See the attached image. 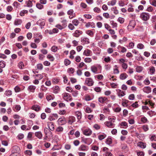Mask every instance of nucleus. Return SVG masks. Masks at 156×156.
<instances>
[{
    "instance_id": "obj_1",
    "label": "nucleus",
    "mask_w": 156,
    "mask_h": 156,
    "mask_svg": "<svg viewBox=\"0 0 156 156\" xmlns=\"http://www.w3.org/2000/svg\"><path fill=\"white\" fill-rule=\"evenodd\" d=\"M150 16V15L149 13L143 12L140 14V18L143 20L146 21L149 19Z\"/></svg>"
},
{
    "instance_id": "obj_2",
    "label": "nucleus",
    "mask_w": 156,
    "mask_h": 156,
    "mask_svg": "<svg viewBox=\"0 0 156 156\" xmlns=\"http://www.w3.org/2000/svg\"><path fill=\"white\" fill-rule=\"evenodd\" d=\"M94 82L91 78H87L85 79V84L88 86H91L94 85Z\"/></svg>"
},
{
    "instance_id": "obj_3",
    "label": "nucleus",
    "mask_w": 156,
    "mask_h": 156,
    "mask_svg": "<svg viewBox=\"0 0 156 156\" xmlns=\"http://www.w3.org/2000/svg\"><path fill=\"white\" fill-rule=\"evenodd\" d=\"M63 99L67 101H71L72 100V98L69 94L64 93L62 94Z\"/></svg>"
},
{
    "instance_id": "obj_4",
    "label": "nucleus",
    "mask_w": 156,
    "mask_h": 156,
    "mask_svg": "<svg viewBox=\"0 0 156 156\" xmlns=\"http://www.w3.org/2000/svg\"><path fill=\"white\" fill-rule=\"evenodd\" d=\"M136 25L135 21L134 20H132L129 22V25L127 26L128 29L131 31V30L133 29L135 27Z\"/></svg>"
},
{
    "instance_id": "obj_5",
    "label": "nucleus",
    "mask_w": 156,
    "mask_h": 156,
    "mask_svg": "<svg viewBox=\"0 0 156 156\" xmlns=\"http://www.w3.org/2000/svg\"><path fill=\"white\" fill-rule=\"evenodd\" d=\"M98 67L99 69H101V66L100 65H98L97 66L95 65L92 66L90 67L91 71L94 73H97V72L98 70Z\"/></svg>"
},
{
    "instance_id": "obj_6",
    "label": "nucleus",
    "mask_w": 156,
    "mask_h": 156,
    "mask_svg": "<svg viewBox=\"0 0 156 156\" xmlns=\"http://www.w3.org/2000/svg\"><path fill=\"white\" fill-rule=\"evenodd\" d=\"M57 122L59 125H64L66 123V121L64 117H62L59 118Z\"/></svg>"
},
{
    "instance_id": "obj_7",
    "label": "nucleus",
    "mask_w": 156,
    "mask_h": 156,
    "mask_svg": "<svg viewBox=\"0 0 156 156\" xmlns=\"http://www.w3.org/2000/svg\"><path fill=\"white\" fill-rule=\"evenodd\" d=\"M37 23L42 29L44 28V27L45 25V21L44 19H40L37 21Z\"/></svg>"
},
{
    "instance_id": "obj_8",
    "label": "nucleus",
    "mask_w": 156,
    "mask_h": 156,
    "mask_svg": "<svg viewBox=\"0 0 156 156\" xmlns=\"http://www.w3.org/2000/svg\"><path fill=\"white\" fill-rule=\"evenodd\" d=\"M88 149V147L83 144L81 145L78 148L79 151H87Z\"/></svg>"
},
{
    "instance_id": "obj_9",
    "label": "nucleus",
    "mask_w": 156,
    "mask_h": 156,
    "mask_svg": "<svg viewBox=\"0 0 156 156\" xmlns=\"http://www.w3.org/2000/svg\"><path fill=\"white\" fill-rule=\"evenodd\" d=\"M47 125L49 129L51 131H53L55 129L54 123L52 122H47Z\"/></svg>"
},
{
    "instance_id": "obj_10",
    "label": "nucleus",
    "mask_w": 156,
    "mask_h": 156,
    "mask_svg": "<svg viewBox=\"0 0 156 156\" xmlns=\"http://www.w3.org/2000/svg\"><path fill=\"white\" fill-rule=\"evenodd\" d=\"M105 125L108 127L112 128L114 127L115 124L113 123L112 122L107 121L105 122Z\"/></svg>"
},
{
    "instance_id": "obj_11",
    "label": "nucleus",
    "mask_w": 156,
    "mask_h": 156,
    "mask_svg": "<svg viewBox=\"0 0 156 156\" xmlns=\"http://www.w3.org/2000/svg\"><path fill=\"white\" fill-rule=\"evenodd\" d=\"M83 134L86 136L90 135L92 133L91 130L89 129H87L83 131Z\"/></svg>"
},
{
    "instance_id": "obj_12",
    "label": "nucleus",
    "mask_w": 156,
    "mask_h": 156,
    "mask_svg": "<svg viewBox=\"0 0 156 156\" xmlns=\"http://www.w3.org/2000/svg\"><path fill=\"white\" fill-rule=\"evenodd\" d=\"M92 52L91 50L88 49H87L84 50L83 52V55L87 56H91Z\"/></svg>"
},
{
    "instance_id": "obj_13",
    "label": "nucleus",
    "mask_w": 156,
    "mask_h": 156,
    "mask_svg": "<svg viewBox=\"0 0 156 156\" xmlns=\"http://www.w3.org/2000/svg\"><path fill=\"white\" fill-rule=\"evenodd\" d=\"M82 33L83 32L82 31L76 30L75 31V33L73 34V36L76 37H78L80 36V34H82Z\"/></svg>"
},
{
    "instance_id": "obj_14",
    "label": "nucleus",
    "mask_w": 156,
    "mask_h": 156,
    "mask_svg": "<svg viewBox=\"0 0 156 156\" xmlns=\"http://www.w3.org/2000/svg\"><path fill=\"white\" fill-rule=\"evenodd\" d=\"M143 91L146 93L148 94L151 91V88L149 86L144 87L143 89Z\"/></svg>"
},
{
    "instance_id": "obj_15",
    "label": "nucleus",
    "mask_w": 156,
    "mask_h": 156,
    "mask_svg": "<svg viewBox=\"0 0 156 156\" xmlns=\"http://www.w3.org/2000/svg\"><path fill=\"white\" fill-rule=\"evenodd\" d=\"M108 99L106 97H101L98 98V101L101 104H103Z\"/></svg>"
},
{
    "instance_id": "obj_16",
    "label": "nucleus",
    "mask_w": 156,
    "mask_h": 156,
    "mask_svg": "<svg viewBox=\"0 0 156 156\" xmlns=\"http://www.w3.org/2000/svg\"><path fill=\"white\" fill-rule=\"evenodd\" d=\"M35 136L39 139H42L43 136V134L41 131L36 132L35 133Z\"/></svg>"
},
{
    "instance_id": "obj_17",
    "label": "nucleus",
    "mask_w": 156,
    "mask_h": 156,
    "mask_svg": "<svg viewBox=\"0 0 156 156\" xmlns=\"http://www.w3.org/2000/svg\"><path fill=\"white\" fill-rule=\"evenodd\" d=\"M117 91L118 96L119 97H122L126 94L125 92L121 90L118 89Z\"/></svg>"
},
{
    "instance_id": "obj_18",
    "label": "nucleus",
    "mask_w": 156,
    "mask_h": 156,
    "mask_svg": "<svg viewBox=\"0 0 156 156\" xmlns=\"http://www.w3.org/2000/svg\"><path fill=\"white\" fill-rule=\"evenodd\" d=\"M76 119L73 116H70L69 117L68 123L70 124H72V123L75 121Z\"/></svg>"
},
{
    "instance_id": "obj_19",
    "label": "nucleus",
    "mask_w": 156,
    "mask_h": 156,
    "mask_svg": "<svg viewBox=\"0 0 156 156\" xmlns=\"http://www.w3.org/2000/svg\"><path fill=\"white\" fill-rule=\"evenodd\" d=\"M22 20L20 19H16L14 22V24L16 26L20 25L22 23Z\"/></svg>"
},
{
    "instance_id": "obj_20",
    "label": "nucleus",
    "mask_w": 156,
    "mask_h": 156,
    "mask_svg": "<svg viewBox=\"0 0 156 156\" xmlns=\"http://www.w3.org/2000/svg\"><path fill=\"white\" fill-rule=\"evenodd\" d=\"M75 115L77 116V118L79 121L81 119L82 117V114L79 111H76L75 113Z\"/></svg>"
},
{
    "instance_id": "obj_21",
    "label": "nucleus",
    "mask_w": 156,
    "mask_h": 156,
    "mask_svg": "<svg viewBox=\"0 0 156 156\" xmlns=\"http://www.w3.org/2000/svg\"><path fill=\"white\" fill-rule=\"evenodd\" d=\"M36 87L33 85H30L28 88V90L32 92H34L36 89Z\"/></svg>"
},
{
    "instance_id": "obj_22",
    "label": "nucleus",
    "mask_w": 156,
    "mask_h": 156,
    "mask_svg": "<svg viewBox=\"0 0 156 156\" xmlns=\"http://www.w3.org/2000/svg\"><path fill=\"white\" fill-rule=\"evenodd\" d=\"M128 77V75L125 73H123L121 74L119 78L122 80H124L126 79Z\"/></svg>"
},
{
    "instance_id": "obj_23",
    "label": "nucleus",
    "mask_w": 156,
    "mask_h": 156,
    "mask_svg": "<svg viewBox=\"0 0 156 156\" xmlns=\"http://www.w3.org/2000/svg\"><path fill=\"white\" fill-rule=\"evenodd\" d=\"M138 146L142 148H145L146 147V144L142 142H139L138 143Z\"/></svg>"
},
{
    "instance_id": "obj_24",
    "label": "nucleus",
    "mask_w": 156,
    "mask_h": 156,
    "mask_svg": "<svg viewBox=\"0 0 156 156\" xmlns=\"http://www.w3.org/2000/svg\"><path fill=\"white\" fill-rule=\"evenodd\" d=\"M32 108L36 111H38L40 110L41 108L39 105H34L32 106Z\"/></svg>"
},
{
    "instance_id": "obj_25",
    "label": "nucleus",
    "mask_w": 156,
    "mask_h": 156,
    "mask_svg": "<svg viewBox=\"0 0 156 156\" xmlns=\"http://www.w3.org/2000/svg\"><path fill=\"white\" fill-rule=\"evenodd\" d=\"M149 71L150 74L152 75L154 74L155 71V67L153 66H151L150 67Z\"/></svg>"
},
{
    "instance_id": "obj_26",
    "label": "nucleus",
    "mask_w": 156,
    "mask_h": 156,
    "mask_svg": "<svg viewBox=\"0 0 156 156\" xmlns=\"http://www.w3.org/2000/svg\"><path fill=\"white\" fill-rule=\"evenodd\" d=\"M116 2V0H112L111 1L108 2V5L113 6L115 4Z\"/></svg>"
},
{
    "instance_id": "obj_27",
    "label": "nucleus",
    "mask_w": 156,
    "mask_h": 156,
    "mask_svg": "<svg viewBox=\"0 0 156 156\" xmlns=\"http://www.w3.org/2000/svg\"><path fill=\"white\" fill-rule=\"evenodd\" d=\"M106 136V135L105 134V133H103L102 134H100L98 136V138L100 140H101L105 138Z\"/></svg>"
},
{
    "instance_id": "obj_28",
    "label": "nucleus",
    "mask_w": 156,
    "mask_h": 156,
    "mask_svg": "<svg viewBox=\"0 0 156 156\" xmlns=\"http://www.w3.org/2000/svg\"><path fill=\"white\" fill-rule=\"evenodd\" d=\"M47 57L48 59H49L50 61H53L55 59L54 57L50 54H49L47 55Z\"/></svg>"
},
{
    "instance_id": "obj_29",
    "label": "nucleus",
    "mask_w": 156,
    "mask_h": 156,
    "mask_svg": "<svg viewBox=\"0 0 156 156\" xmlns=\"http://www.w3.org/2000/svg\"><path fill=\"white\" fill-rule=\"evenodd\" d=\"M58 49V47L55 45L52 46L51 48V51L54 52H56Z\"/></svg>"
},
{
    "instance_id": "obj_30",
    "label": "nucleus",
    "mask_w": 156,
    "mask_h": 156,
    "mask_svg": "<svg viewBox=\"0 0 156 156\" xmlns=\"http://www.w3.org/2000/svg\"><path fill=\"white\" fill-rule=\"evenodd\" d=\"M143 69V68L141 66H137L136 67V72L140 73L142 71Z\"/></svg>"
},
{
    "instance_id": "obj_31",
    "label": "nucleus",
    "mask_w": 156,
    "mask_h": 156,
    "mask_svg": "<svg viewBox=\"0 0 156 156\" xmlns=\"http://www.w3.org/2000/svg\"><path fill=\"white\" fill-rule=\"evenodd\" d=\"M81 42L84 43H90L89 40L87 38H84L81 40Z\"/></svg>"
},
{
    "instance_id": "obj_32",
    "label": "nucleus",
    "mask_w": 156,
    "mask_h": 156,
    "mask_svg": "<svg viewBox=\"0 0 156 156\" xmlns=\"http://www.w3.org/2000/svg\"><path fill=\"white\" fill-rule=\"evenodd\" d=\"M12 94V92L11 90H7L5 93V94L7 96H9Z\"/></svg>"
},
{
    "instance_id": "obj_33",
    "label": "nucleus",
    "mask_w": 156,
    "mask_h": 156,
    "mask_svg": "<svg viewBox=\"0 0 156 156\" xmlns=\"http://www.w3.org/2000/svg\"><path fill=\"white\" fill-rule=\"evenodd\" d=\"M63 128L61 126L58 127L56 129V132L61 133L63 132Z\"/></svg>"
},
{
    "instance_id": "obj_34",
    "label": "nucleus",
    "mask_w": 156,
    "mask_h": 156,
    "mask_svg": "<svg viewBox=\"0 0 156 156\" xmlns=\"http://www.w3.org/2000/svg\"><path fill=\"white\" fill-rule=\"evenodd\" d=\"M72 23L74 25L77 26L79 24V22L77 20L74 19L72 21Z\"/></svg>"
},
{
    "instance_id": "obj_35",
    "label": "nucleus",
    "mask_w": 156,
    "mask_h": 156,
    "mask_svg": "<svg viewBox=\"0 0 156 156\" xmlns=\"http://www.w3.org/2000/svg\"><path fill=\"white\" fill-rule=\"evenodd\" d=\"M59 87L58 86H55L54 88L53 92L54 93H58L59 91Z\"/></svg>"
},
{
    "instance_id": "obj_36",
    "label": "nucleus",
    "mask_w": 156,
    "mask_h": 156,
    "mask_svg": "<svg viewBox=\"0 0 156 156\" xmlns=\"http://www.w3.org/2000/svg\"><path fill=\"white\" fill-rule=\"evenodd\" d=\"M74 11L73 9H70L67 12V14L69 15H70L73 16H75V13H73Z\"/></svg>"
},
{
    "instance_id": "obj_37",
    "label": "nucleus",
    "mask_w": 156,
    "mask_h": 156,
    "mask_svg": "<svg viewBox=\"0 0 156 156\" xmlns=\"http://www.w3.org/2000/svg\"><path fill=\"white\" fill-rule=\"evenodd\" d=\"M14 153H16L20 150V148L17 146H14L13 147Z\"/></svg>"
},
{
    "instance_id": "obj_38",
    "label": "nucleus",
    "mask_w": 156,
    "mask_h": 156,
    "mask_svg": "<svg viewBox=\"0 0 156 156\" xmlns=\"http://www.w3.org/2000/svg\"><path fill=\"white\" fill-rule=\"evenodd\" d=\"M119 71L118 69V66L115 65L114 69V74H117L119 73Z\"/></svg>"
},
{
    "instance_id": "obj_39",
    "label": "nucleus",
    "mask_w": 156,
    "mask_h": 156,
    "mask_svg": "<svg viewBox=\"0 0 156 156\" xmlns=\"http://www.w3.org/2000/svg\"><path fill=\"white\" fill-rule=\"evenodd\" d=\"M43 66L41 63H39L37 65V69L39 70H41L43 69Z\"/></svg>"
},
{
    "instance_id": "obj_40",
    "label": "nucleus",
    "mask_w": 156,
    "mask_h": 156,
    "mask_svg": "<svg viewBox=\"0 0 156 156\" xmlns=\"http://www.w3.org/2000/svg\"><path fill=\"white\" fill-rule=\"evenodd\" d=\"M119 126L121 128H124L122 126L127 127V123L126 122H123L119 124Z\"/></svg>"
},
{
    "instance_id": "obj_41",
    "label": "nucleus",
    "mask_w": 156,
    "mask_h": 156,
    "mask_svg": "<svg viewBox=\"0 0 156 156\" xmlns=\"http://www.w3.org/2000/svg\"><path fill=\"white\" fill-rule=\"evenodd\" d=\"M149 2L150 4L156 7V0H150Z\"/></svg>"
},
{
    "instance_id": "obj_42",
    "label": "nucleus",
    "mask_w": 156,
    "mask_h": 156,
    "mask_svg": "<svg viewBox=\"0 0 156 156\" xmlns=\"http://www.w3.org/2000/svg\"><path fill=\"white\" fill-rule=\"evenodd\" d=\"M13 5L16 8L20 7V4L17 2H14L13 4Z\"/></svg>"
},
{
    "instance_id": "obj_43",
    "label": "nucleus",
    "mask_w": 156,
    "mask_h": 156,
    "mask_svg": "<svg viewBox=\"0 0 156 156\" xmlns=\"http://www.w3.org/2000/svg\"><path fill=\"white\" fill-rule=\"evenodd\" d=\"M129 6H130V7L128 8V11L129 12H133L134 11V9L132 7L133 6L132 4H129Z\"/></svg>"
},
{
    "instance_id": "obj_44",
    "label": "nucleus",
    "mask_w": 156,
    "mask_h": 156,
    "mask_svg": "<svg viewBox=\"0 0 156 156\" xmlns=\"http://www.w3.org/2000/svg\"><path fill=\"white\" fill-rule=\"evenodd\" d=\"M27 6L29 7H31L33 5L32 2L30 1H28L26 2Z\"/></svg>"
},
{
    "instance_id": "obj_45",
    "label": "nucleus",
    "mask_w": 156,
    "mask_h": 156,
    "mask_svg": "<svg viewBox=\"0 0 156 156\" xmlns=\"http://www.w3.org/2000/svg\"><path fill=\"white\" fill-rule=\"evenodd\" d=\"M86 33L92 37L94 35L93 32L90 30H88L86 31Z\"/></svg>"
},
{
    "instance_id": "obj_46",
    "label": "nucleus",
    "mask_w": 156,
    "mask_h": 156,
    "mask_svg": "<svg viewBox=\"0 0 156 156\" xmlns=\"http://www.w3.org/2000/svg\"><path fill=\"white\" fill-rule=\"evenodd\" d=\"M24 135L23 134L21 133L19 134L17 136V138L19 140H21L23 139L24 138Z\"/></svg>"
},
{
    "instance_id": "obj_47",
    "label": "nucleus",
    "mask_w": 156,
    "mask_h": 156,
    "mask_svg": "<svg viewBox=\"0 0 156 156\" xmlns=\"http://www.w3.org/2000/svg\"><path fill=\"white\" fill-rule=\"evenodd\" d=\"M84 61L87 63H90L92 61V59L90 58H86L84 59Z\"/></svg>"
},
{
    "instance_id": "obj_48",
    "label": "nucleus",
    "mask_w": 156,
    "mask_h": 156,
    "mask_svg": "<svg viewBox=\"0 0 156 156\" xmlns=\"http://www.w3.org/2000/svg\"><path fill=\"white\" fill-rule=\"evenodd\" d=\"M80 144V141L78 140H75L73 142V144L75 146H78Z\"/></svg>"
},
{
    "instance_id": "obj_49",
    "label": "nucleus",
    "mask_w": 156,
    "mask_h": 156,
    "mask_svg": "<svg viewBox=\"0 0 156 156\" xmlns=\"http://www.w3.org/2000/svg\"><path fill=\"white\" fill-rule=\"evenodd\" d=\"M36 6L39 9H41L43 6L42 5H41V3H37L36 4Z\"/></svg>"
},
{
    "instance_id": "obj_50",
    "label": "nucleus",
    "mask_w": 156,
    "mask_h": 156,
    "mask_svg": "<svg viewBox=\"0 0 156 156\" xmlns=\"http://www.w3.org/2000/svg\"><path fill=\"white\" fill-rule=\"evenodd\" d=\"M25 154L27 155H31L32 154V152L30 150H26L25 151Z\"/></svg>"
},
{
    "instance_id": "obj_51",
    "label": "nucleus",
    "mask_w": 156,
    "mask_h": 156,
    "mask_svg": "<svg viewBox=\"0 0 156 156\" xmlns=\"http://www.w3.org/2000/svg\"><path fill=\"white\" fill-rule=\"evenodd\" d=\"M110 24L112 26L113 28L116 27H117V23L113 21H111L110 22Z\"/></svg>"
},
{
    "instance_id": "obj_52",
    "label": "nucleus",
    "mask_w": 156,
    "mask_h": 156,
    "mask_svg": "<svg viewBox=\"0 0 156 156\" xmlns=\"http://www.w3.org/2000/svg\"><path fill=\"white\" fill-rule=\"evenodd\" d=\"M131 106L134 108H137L138 107L139 105L137 101L135 102L131 105Z\"/></svg>"
},
{
    "instance_id": "obj_53",
    "label": "nucleus",
    "mask_w": 156,
    "mask_h": 156,
    "mask_svg": "<svg viewBox=\"0 0 156 156\" xmlns=\"http://www.w3.org/2000/svg\"><path fill=\"white\" fill-rule=\"evenodd\" d=\"M84 66H85L86 67L85 69H87V66L86 65H85V63L83 62H81L80 63V64H79L78 66L79 68H81L82 67Z\"/></svg>"
},
{
    "instance_id": "obj_54",
    "label": "nucleus",
    "mask_w": 156,
    "mask_h": 156,
    "mask_svg": "<svg viewBox=\"0 0 156 156\" xmlns=\"http://www.w3.org/2000/svg\"><path fill=\"white\" fill-rule=\"evenodd\" d=\"M94 11L96 12L99 13L101 12V9L99 8L96 7L94 9Z\"/></svg>"
},
{
    "instance_id": "obj_55",
    "label": "nucleus",
    "mask_w": 156,
    "mask_h": 156,
    "mask_svg": "<svg viewBox=\"0 0 156 156\" xmlns=\"http://www.w3.org/2000/svg\"><path fill=\"white\" fill-rule=\"evenodd\" d=\"M141 121L142 122L145 123H146L147 121V119L146 117H143L141 118Z\"/></svg>"
},
{
    "instance_id": "obj_56",
    "label": "nucleus",
    "mask_w": 156,
    "mask_h": 156,
    "mask_svg": "<svg viewBox=\"0 0 156 156\" xmlns=\"http://www.w3.org/2000/svg\"><path fill=\"white\" fill-rule=\"evenodd\" d=\"M70 63V61L68 59H66L64 61V64L66 66H68Z\"/></svg>"
},
{
    "instance_id": "obj_57",
    "label": "nucleus",
    "mask_w": 156,
    "mask_h": 156,
    "mask_svg": "<svg viewBox=\"0 0 156 156\" xmlns=\"http://www.w3.org/2000/svg\"><path fill=\"white\" fill-rule=\"evenodd\" d=\"M68 27L71 30H73L75 29L73 25L71 23L69 24Z\"/></svg>"
},
{
    "instance_id": "obj_58",
    "label": "nucleus",
    "mask_w": 156,
    "mask_h": 156,
    "mask_svg": "<svg viewBox=\"0 0 156 156\" xmlns=\"http://www.w3.org/2000/svg\"><path fill=\"white\" fill-rule=\"evenodd\" d=\"M5 65L4 61H0V67L4 68L5 67Z\"/></svg>"
},
{
    "instance_id": "obj_59",
    "label": "nucleus",
    "mask_w": 156,
    "mask_h": 156,
    "mask_svg": "<svg viewBox=\"0 0 156 156\" xmlns=\"http://www.w3.org/2000/svg\"><path fill=\"white\" fill-rule=\"evenodd\" d=\"M118 21L120 23H122L124 21V19L122 17H119L118 19Z\"/></svg>"
},
{
    "instance_id": "obj_60",
    "label": "nucleus",
    "mask_w": 156,
    "mask_h": 156,
    "mask_svg": "<svg viewBox=\"0 0 156 156\" xmlns=\"http://www.w3.org/2000/svg\"><path fill=\"white\" fill-rule=\"evenodd\" d=\"M62 77L64 79V82L65 83H67L68 80V78H67V77H66V75H63L62 76Z\"/></svg>"
},
{
    "instance_id": "obj_61",
    "label": "nucleus",
    "mask_w": 156,
    "mask_h": 156,
    "mask_svg": "<svg viewBox=\"0 0 156 156\" xmlns=\"http://www.w3.org/2000/svg\"><path fill=\"white\" fill-rule=\"evenodd\" d=\"M45 57L44 55L40 54L39 55V59L41 60H43Z\"/></svg>"
},
{
    "instance_id": "obj_62",
    "label": "nucleus",
    "mask_w": 156,
    "mask_h": 156,
    "mask_svg": "<svg viewBox=\"0 0 156 156\" xmlns=\"http://www.w3.org/2000/svg\"><path fill=\"white\" fill-rule=\"evenodd\" d=\"M41 51L43 55H46L48 53V51L45 49H42L41 50Z\"/></svg>"
},
{
    "instance_id": "obj_63",
    "label": "nucleus",
    "mask_w": 156,
    "mask_h": 156,
    "mask_svg": "<svg viewBox=\"0 0 156 156\" xmlns=\"http://www.w3.org/2000/svg\"><path fill=\"white\" fill-rule=\"evenodd\" d=\"M48 119L50 121H51L55 120V119L53 117L52 115L51 114L48 116Z\"/></svg>"
},
{
    "instance_id": "obj_64",
    "label": "nucleus",
    "mask_w": 156,
    "mask_h": 156,
    "mask_svg": "<svg viewBox=\"0 0 156 156\" xmlns=\"http://www.w3.org/2000/svg\"><path fill=\"white\" fill-rule=\"evenodd\" d=\"M137 154L138 156H144V154L142 151H139L137 152Z\"/></svg>"
}]
</instances>
